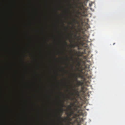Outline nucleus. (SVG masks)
Instances as JSON below:
<instances>
[{
  "mask_svg": "<svg viewBox=\"0 0 125 125\" xmlns=\"http://www.w3.org/2000/svg\"><path fill=\"white\" fill-rule=\"evenodd\" d=\"M73 109V111H70L68 110H66L67 112L66 114L67 115V117H70L72 115L74 116L75 115H77L76 116H79V115L81 111L79 106L76 104L74 105Z\"/></svg>",
  "mask_w": 125,
  "mask_h": 125,
  "instance_id": "1",
  "label": "nucleus"
},
{
  "mask_svg": "<svg viewBox=\"0 0 125 125\" xmlns=\"http://www.w3.org/2000/svg\"><path fill=\"white\" fill-rule=\"evenodd\" d=\"M78 90V88L77 89H75V87L73 88L72 90L74 92H71V95L73 96V97H68V98L70 99L73 100L74 99H76V98L79 97L80 92L82 91V90H81L80 91H79Z\"/></svg>",
  "mask_w": 125,
  "mask_h": 125,
  "instance_id": "2",
  "label": "nucleus"
},
{
  "mask_svg": "<svg viewBox=\"0 0 125 125\" xmlns=\"http://www.w3.org/2000/svg\"><path fill=\"white\" fill-rule=\"evenodd\" d=\"M74 75L75 76V80L77 82L75 87L78 88L79 86H82L83 84V82L81 81L78 80V77H81L82 76L80 73H78L77 75H76L75 74H74Z\"/></svg>",
  "mask_w": 125,
  "mask_h": 125,
  "instance_id": "3",
  "label": "nucleus"
},
{
  "mask_svg": "<svg viewBox=\"0 0 125 125\" xmlns=\"http://www.w3.org/2000/svg\"><path fill=\"white\" fill-rule=\"evenodd\" d=\"M77 115H75L74 116H73L72 117H65L64 118V120L66 121H68V124L67 125H70V124H71L73 125H74L75 124L76 122H77V119H75V120L73 122H71V121L74 118H76V117L78 116H76Z\"/></svg>",
  "mask_w": 125,
  "mask_h": 125,
  "instance_id": "4",
  "label": "nucleus"
},
{
  "mask_svg": "<svg viewBox=\"0 0 125 125\" xmlns=\"http://www.w3.org/2000/svg\"><path fill=\"white\" fill-rule=\"evenodd\" d=\"M64 102H63V103L60 105V106L62 107V108L59 110V112L57 115V117L59 119H61V116L62 115V114L63 113V110L62 108L64 106V105L63 104Z\"/></svg>",
  "mask_w": 125,
  "mask_h": 125,
  "instance_id": "5",
  "label": "nucleus"
},
{
  "mask_svg": "<svg viewBox=\"0 0 125 125\" xmlns=\"http://www.w3.org/2000/svg\"><path fill=\"white\" fill-rule=\"evenodd\" d=\"M77 38L78 39V41L77 43H75L74 44H71V48H74L77 46H78L79 45V42L78 41L80 40V39L79 38V37L77 36Z\"/></svg>",
  "mask_w": 125,
  "mask_h": 125,
  "instance_id": "6",
  "label": "nucleus"
},
{
  "mask_svg": "<svg viewBox=\"0 0 125 125\" xmlns=\"http://www.w3.org/2000/svg\"><path fill=\"white\" fill-rule=\"evenodd\" d=\"M73 22L75 23H78V22L75 19H73Z\"/></svg>",
  "mask_w": 125,
  "mask_h": 125,
  "instance_id": "7",
  "label": "nucleus"
},
{
  "mask_svg": "<svg viewBox=\"0 0 125 125\" xmlns=\"http://www.w3.org/2000/svg\"><path fill=\"white\" fill-rule=\"evenodd\" d=\"M71 108H72L71 106L70 105H69L68 106V109H67V110H68L69 111V110H70V111H73V110H72V109Z\"/></svg>",
  "mask_w": 125,
  "mask_h": 125,
  "instance_id": "8",
  "label": "nucleus"
},
{
  "mask_svg": "<svg viewBox=\"0 0 125 125\" xmlns=\"http://www.w3.org/2000/svg\"><path fill=\"white\" fill-rule=\"evenodd\" d=\"M78 43H79V46H77L76 47H78V49L79 50L80 49V47H79L80 45L82 43L81 42H79Z\"/></svg>",
  "mask_w": 125,
  "mask_h": 125,
  "instance_id": "9",
  "label": "nucleus"
},
{
  "mask_svg": "<svg viewBox=\"0 0 125 125\" xmlns=\"http://www.w3.org/2000/svg\"><path fill=\"white\" fill-rule=\"evenodd\" d=\"M77 123V124L76 125H81L80 123H79L78 122V121L77 122H75V123Z\"/></svg>",
  "mask_w": 125,
  "mask_h": 125,
  "instance_id": "10",
  "label": "nucleus"
},
{
  "mask_svg": "<svg viewBox=\"0 0 125 125\" xmlns=\"http://www.w3.org/2000/svg\"><path fill=\"white\" fill-rule=\"evenodd\" d=\"M78 64L79 66L80 65V63L79 62H78Z\"/></svg>",
  "mask_w": 125,
  "mask_h": 125,
  "instance_id": "11",
  "label": "nucleus"
},
{
  "mask_svg": "<svg viewBox=\"0 0 125 125\" xmlns=\"http://www.w3.org/2000/svg\"><path fill=\"white\" fill-rule=\"evenodd\" d=\"M64 43L66 45H67V42H66V41H64Z\"/></svg>",
  "mask_w": 125,
  "mask_h": 125,
  "instance_id": "12",
  "label": "nucleus"
},
{
  "mask_svg": "<svg viewBox=\"0 0 125 125\" xmlns=\"http://www.w3.org/2000/svg\"><path fill=\"white\" fill-rule=\"evenodd\" d=\"M71 52H73V50H71Z\"/></svg>",
  "mask_w": 125,
  "mask_h": 125,
  "instance_id": "13",
  "label": "nucleus"
},
{
  "mask_svg": "<svg viewBox=\"0 0 125 125\" xmlns=\"http://www.w3.org/2000/svg\"><path fill=\"white\" fill-rule=\"evenodd\" d=\"M89 5L90 7H91L92 5V4H89Z\"/></svg>",
  "mask_w": 125,
  "mask_h": 125,
  "instance_id": "14",
  "label": "nucleus"
},
{
  "mask_svg": "<svg viewBox=\"0 0 125 125\" xmlns=\"http://www.w3.org/2000/svg\"><path fill=\"white\" fill-rule=\"evenodd\" d=\"M78 13L79 14H80L81 13V12H78Z\"/></svg>",
  "mask_w": 125,
  "mask_h": 125,
  "instance_id": "15",
  "label": "nucleus"
},
{
  "mask_svg": "<svg viewBox=\"0 0 125 125\" xmlns=\"http://www.w3.org/2000/svg\"><path fill=\"white\" fill-rule=\"evenodd\" d=\"M71 59L72 60H73V58L72 57L71 58Z\"/></svg>",
  "mask_w": 125,
  "mask_h": 125,
  "instance_id": "16",
  "label": "nucleus"
},
{
  "mask_svg": "<svg viewBox=\"0 0 125 125\" xmlns=\"http://www.w3.org/2000/svg\"><path fill=\"white\" fill-rule=\"evenodd\" d=\"M70 24H72V23H70Z\"/></svg>",
  "mask_w": 125,
  "mask_h": 125,
  "instance_id": "17",
  "label": "nucleus"
},
{
  "mask_svg": "<svg viewBox=\"0 0 125 125\" xmlns=\"http://www.w3.org/2000/svg\"><path fill=\"white\" fill-rule=\"evenodd\" d=\"M82 88V89H83V87H82V88Z\"/></svg>",
  "mask_w": 125,
  "mask_h": 125,
  "instance_id": "18",
  "label": "nucleus"
},
{
  "mask_svg": "<svg viewBox=\"0 0 125 125\" xmlns=\"http://www.w3.org/2000/svg\"><path fill=\"white\" fill-rule=\"evenodd\" d=\"M72 69H73V67H72Z\"/></svg>",
  "mask_w": 125,
  "mask_h": 125,
  "instance_id": "19",
  "label": "nucleus"
},
{
  "mask_svg": "<svg viewBox=\"0 0 125 125\" xmlns=\"http://www.w3.org/2000/svg\"><path fill=\"white\" fill-rule=\"evenodd\" d=\"M74 51H76L75 50H74Z\"/></svg>",
  "mask_w": 125,
  "mask_h": 125,
  "instance_id": "20",
  "label": "nucleus"
},
{
  "mask_svg": "<svg viewBox=\"0 0 125 125\" xmlns=\"http://www.w3.org/2000/svg\"><path fill=\"white\" fill-rule=\"evenodd\" d=\"M78 70V69H77V70Z\"/></svg>",
  "mask_w": 125,
  "mask_h": 125,
  "instance_id": "21",
  "label": "nucleus"
},
{
  "mask_svg": "<svg viewBox=\"0 0 125 125\" xmlns=\"http://www.w3.org/2000/svg\"><path fill=\"white\" fill-rule=\"evenodd\" d=\"M75 36H76V35H75Z\"/></svg>",
  "mask_w": 125,
  "mask_h": 125,
  "instance_id": "22",
  "label": "nucleus"
},
{
  "mask_svg": "<svg viewBox=\"0 0 125 125\" xmlns=\"http://www.w3.org/2000/svg\"><path fill=\"white\" fill-rule=\"evenodd\" d=\"M67 59H68H68H68V58Z\"/></svg>",
  "mask_w": 125,
  "mask_h": 125,
  "instance_id": "23",
  "label": "nucleus"
},
{
  "mask_svg": "<svg viewBox=\"0 0 125 125\" xmlns=\"http://www.w3.org/2000/svg\"><path fill=\"white\" fill-rule=\"evenodd\" d=\"M115 44V43H114L113 44H114H114Z\"/></svg>",
  "mask_w": 125,
  "mask_h": 125,
  "instance_id": "24",
  "label": "nucleus"
},
{
  "mask_svg": "<svg viewBox=\"0 0 125 125\" xmlns=\"http://www.w3.org/2000/svg\"><path fill=\"white\" fill-rule=\"evenodd\" d=\"M54 57H55V58H56V57H55V56H54Z\"/></svg>",
  "mask_w": 125,
  "mask_h": 125,
  "instance_id": "25",
  "label": "nucleus"
}]
</instances>
